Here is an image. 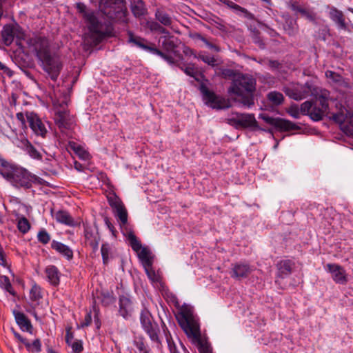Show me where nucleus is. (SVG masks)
Returning a JSON list of instances; mask_svg holds the SVG:
<instances>
[{"instance_id": "6e6552de", "label": "nucleus", "mask_w": 353, "mask_h": 353, "mask_svg": "<svg viewBox=\"0 0 353 353\" xmlns=\"http://www.w3.org/2000/svg\"><path fill=\"white\" fill-rule=\"evenodd\" d=\"M229 123L236 127L253 128L258 129V123L253 114L232 113Z\"/></svg>"}, {"instance_id": "c03bdc74", "label": "nucleus", "mask_w": 353, "mask_h": 353, "mask_svg": "<svg viewBox=\"0 0 353 353\" xmlns=\"http://www.w3.org/2000/svg\"><path fill=\"white\" fill-rule=\"evenodd\" d=\"M71 148L82 159H86L88 157V153L85 151L81 146L77 145L75 143H70Z\"/></svg>"}, {"instance_id": "2f4dec72", "label": "nucleus", "mask_w": 353, "mask_h": 353, "mask_svg": "<svg viewBox=\"0 0 353 353\" xmlns=\"http://www.w3.org/2000/svg\"><path fill=\"white\" fill-rule=\"evenodd\" d=\"M137 254L143 266H152V262L150 257V252L148 248L142 247Z\"/></svg>"}, {"instance_id": "3c124183", "label": "nucleus", "mask_w": 353, "mask_h": 353, "mask_svg": "<svg viewBox=\"0 0 353 353\" xmlns=\"http://www.w3.org/2000/svg\"><path fill=\"white\" fill-rule=\"evenodd\" d=\"M26 347L32 351L35 350L36 352H39L41 351V342L39 339L34 340L32 344L29 343L28 341L25 343Z\"/></svg>"}, {"instance_id": "473e14b6", "label": "nucleus", "mask_w": 353, "mask_h": 353, "mask_svg": "<svg viewBox=\"0 0 353 353\" xmlns=\"http://www.w3.org/2000/svg\"><path fill=\"white\" fill-rule=\"evenodd\" d=\"M268 100L274 105L278 106L283 103L284 97L282 93L272 91L267 94Z\"/></svg>"}, {"instance_id": "052dcab7", "label": "nucleus", "mask_w": 353, "mask_h": 353, "mask_svg": "<svg viewBox=\"0 0 353 353\" xmlns=\"http://www.w3.org/2000/svg\"><path fill=\"white\" fill-rule=\"evenodd\" d=\"M221 75L225 78H230L234 76V71L231 69H223L221 71Z\"/></svg>"}, {"instance_id": "5fc2aeb1", "label": "nucleus", "mask_w": 353, "mask_h": 353, "mask_svg": "<svg viewBox=\"0 0 353 353\" xmlns=\"http://www.w3.org/2000/svg\"><path fill=\"white\" fill-rule=\"evenodd\" d=\"M252 38L253 41L255 43H257L261 48H265V44L263 43L262 39H261L260 34L258 31L253 32Z\"/></svg>"}, {"instance_id": "a878e982", "label": "nucleus", "mask_w": 353, "mask_h": 353, "mask_svg": "<svg viewBox=\"0 0 353 353\" xmlns=\"http://www.w3.org/2000/svg\"><path fill=\"white\" fill-rule=\"evenodd\" d=\"M52 248L55 250L63 256H65L68 260H70L73 257L72 250L66 245L53 241L51 244Z\"/></svg>"}, {"instance_id": "dca6fc26", "label": "nucleus", "mask_w": 353, "mask_h": 353, "mask_svg": "<svg viewBox=\"0 0 353 353\" xmlns=\"http://www.w3.org/2000/svg\"><path fill=\"white\" fill-rule=\"evenodd\" d=\"M32 176L26 170L19 168L17 170L12 185L15 187L30 188L32 186Z\"/></svg>"}, {"instance_id": "0e129e2a", "label": "nucleus", "mask_w": 353, "mask_h": 353, "mask_svg": "<svg viewBox=\"0 0 353 353\" xmlns=\"http://www.w3.org/2000/svg\"><path fill=\"white\" fill-rule=\"evenodd\" d=\"M290 8L294 11L300 13V10H302L303 7L300 6L297 2H292L290 6Z\"/></svg>"}, {"instance_id": "5701e85b", "label": "nucleus", "mask_w": 353, "mask_h": 353, "mask_svg": "<svg viewBox=\"0 0 353 353\" xmlns=\"http://www.w3.org/2000/svg\"><path fill=\"white\" fill-rule=\"evenodd\" d=\"M330 17L341 29H346L345 16L342 11L335 7H332L330 10Z\"/></svg>"}, {"instance_id": "cd10ccee", "label": "nucleus", "mask_w": 353, "mask_h": 353, "mask_svg": "<svg viewBox=\"0 0 353 353\" xmlns=\"http://www.w3.org/2000/svg\"><path fill=\"white\" fill-rule=\"evenodd\" d=\"M129 42L132 43L135 46L152 53L153 52L152 50L155 49L154 47L147 45V41L145 39L134 36L132 33L129 34Z\"/></svg>"}, {"instance_id": "7c9ffc66", "label": "nucleus", "mask_w": 353, "mask_h": 353, "mask_svg": "<svg viewBox=\"0 0 353 353\" xmlns=\"http://www.w3.org/2000/svg\"><path fill=\"white\" fill-rule=\"evenodd\" d=\"M56 220L61 223L65 224L67 225H73L74 220L72 216L68 214V212L63 210H60L57 212L55 214Z\"/></svg>"}, {"instance_id": "412c9836", "label": "nucleus", "mask_w": 353, "mask_h": 353, "mask_svg": "<svg viewBox=\"0 0 353 353\" xmlns=\"http://www.w3.org/2000/svg\"><path fill=\"white\" fill-rule=\"evenodd\" d=\"M119 314L124 318L127 319L131 316L133 312V305L131 300L125 296L119 298Z\"/></svg>"}, {"instance_id": "c9c22d12", "label": "nucleus", "mask_w": 353, "mask_h": 353, "mask_svg": "<svg viewBox=\"0 0 353 353\" xmlns=\"http://www.w3.org/2000/svg\"><path fill=\"white\" fill-rule=\"evenodd\" d=\"M19 168L15 166L9 167L7 169L0 170V174L10 183H12L15 174H17V170Z\"/></svg>"}, {"instance_id": "aec40b11", "label": "nucleus", "mask_w": 353, "mask_h": 353, "mask_svg": "<svg viewBox=\"0 0 353 353\" xmlns=\"http://www.w3.org/2000/svg\"><path fill=\"white\" fill-rule=\"evenodd\" d=\"M294 266V263L291 260L285 259L279 261L276 264L277 276L281 279L287 277L292 273Z\"/></svg>"}, {"instance_id": "423d86ee", "label": "nucleus", "mask_w": 353, "mask_h": 353, "mask_svg": "<svg viewBox=\"0 0 353 353\" xmlns=\"http://www.w3.org/2000/svg\"><path fill=\"white\" fill-rule=\"evenodd\" d=\"M39 60L41 62L44 71L50 75L52 80L56 81L63 66L60 57L54 53L50 52Z\"/></svg>"}, {"instance_id": "393cba45", "label": "nucleus", "mask_w": 353, "mask_h": 353, "mask_svg": "<svg viewBox=\"0 0 353 353\" xmlns=\"http://www.w3.org/2000/svg\"><path fill=\"white\" fill-rule=\"evenodd\" d=\"M45 272L48 282L52 285H58L60 281V272L54 265L48 266Z\"/></svg>"}, {"instance_id": "49530a36", "label": "nucleus", "mask_w": 353, "mask_h": 353, "mask_svg": "<svg viewBox=\"0 0 353 353\" xmlns=\"http://www.w3.org/2000/svg\"><path fill=\"white\" fill-rule=\"evenodd\" d=\"M325 76L327 78L332 79L333 82L336 83H341L343 81L342 76L334 71H326Z\"/></svg>"}, {"instance_id": "f03ea898", "label": "nucleus", "mask_w": 353, "mask_h": 353, "mask_svg": "<svg viewBox=\"0 0 353 353\" xmlns=\"http://www.w3.org/2000/svg\"><path fill=\"white\" fill-rule=\"evenodd\" d=\"M256 85V79L252 76L239 74L233 79L228 92L235 95L236 101L243 106L250 108L254 104V93Z\"/></svg>"}, {"instance_id": "6e6d98bb", "label": "nucleus", "mask_w": 353, "mask_h": 353, "mask_svg": "<svg viewBox=\"0 0 353 353\" xmlns=\"http://www.w3.org/2000/svg\"><path fill=\"white\" fill-rule=\"evenodd\" d=\"M214 26L220 30L222 32H228V26H226V24L221 19H218L217 21H214Z\"/></svg>"}, {"instance_id": "09e8293b", "label": "nucleus", "mask_w": 353, "mask_h": 353, "mask_svg": "<svg viewBox=\"0 0 353 353\" xmlns=\"http://www.w3.org/2000/svg\"><path fill=\"white\" fill-rule=\"evenodd\" d=\"M110 250V248L108 243L102 244L101 252L104 264H106L108 262Z\"/></svg>"}, {"instance_id": "ddd939ff", "label": "nucleus", "mask_w": 353, "mask_h": 353, "mask_svg": "<svg viewBox=\"0 0 353 353\" xmlns=\"http://www.w3.org/2000/svg\"><path fill=\"white\" fill-rule=\"evenodd\" d=\"M29 43L33 48L38 59L51 52L49 41L46 37H36L31 39Z\"/></svg>"}, {"instance_id": "72a5a7b5", "label": "nucleus", "mask_w": 353, "mask_h": 353, "mask_svg": "<svg viewBox=\"0 0 353 353\" xmlns=\"http://www.w3.org/2000/svg\"><path fill=\"white\" fill-rule=\"evenodd\" d=\"M167 342L170 353H190L181 342L178 346L171 339L167 338Z\"/></svg>"}, {"instance_id": "7ed1b4c3", "label": "nucleus", "mask_w": 353, "mask_h": 353, "mask_svg": "<svg viewBox=\"0 0 353 353\" xmlns=\"http://www.w3.org/2000/svg\"><path fill=\"white\" fill-rule=\"evenodd\" d=\"M315 96V101H306L301 105V112L302 114L309 115L313 121H319L327 112L330 93L325 89H321Z\"/></svg>"}, {"instance_id": "c85d7f7f", "label": "nucleus", "mask_w": 353, "mask_h": 353, "mask_svg": "<svg viewBox=\"0 0 353 353\" xmlns=\"http://www.w3.org/2000/svg\"><path fill=\"white\" fill-rule=\"evenodd\" d=\"M159 42L161 43V48L168 52H174L177 46L173 36L161 37Z\"/></svg>"}, {"instance_id": "9d476101", "label": "nucleus", "mask_w": 353, "mask_h": 353, "mask_svg": "<svg viewBox=\"0 0 353 353\" xmlns=\"http://www.w3.org/2000/svg\"><path fill=\"white\" fill-rule=\"evenodd\" d=\"M63 103L59 105V106H57V103H54L55 106L54 121L59 128L68 129L70 128L73 121L65 108L67 104L65 103Z\"/></svg>"}, {"instance_id": "4be33fe9", "label": "nucleus", "mask_w": 353, "mask_h": 353, "mask_svg": "<svg viewBox=\"0 0 353 353\" xmlns=\"http://www.w3.org/2000/svg\"><path fill=\"white\" fill-rule=\"evenodd\" d=\"M345 118L342 112L332 115V119L340 125L341 130L347 136L353 137V126L345 122Z\"/></svg>"}, {"instance_id": "69168bd1", "label": "nucleus", "mask_w": 353, "mask_h": 353, "mask_svg": "<svg viewBox=\"0 0 353 353\" xmlns=\"http://www.w3.org/2000/svg\"><path fill=\"white\" fill-rule=\"evenodd\" d=\"M184 72L190 76V77H195V74H196V72L194 71V69L192 67H187L185 68L184 70Z\"/></svg>"}, {"instance_id": "680f3d73", "label": "nucleus", "mask_w": 353, "mask_h": 353, "mask_svg": "<svg viewBox=\"0 0 353 353\" xmlns=\"http://www.w3.org/2000/svg\"><path fill=\"white\" fill-rule=\"evenodd\" d=\"M266 63L270 68L272 69H277L280 66L279 62L276 60H268Z\"/></svg>"}, {"instance_id": "a19ab883", "label": "nucleus", "mask_w": 353, "mask_h": 353, "mask_svg": "<svg viewBox=\"0 0 353 353\" xmlns=\"http://www.w3.org/2000/svg\"><path fill=\"white\" fill-rule=\"evenodd\" d=\"M17 228L20 232L24 234L30 230V225L26 217H21L18 221Z\"/></svg>"}, {"instance_id": "6ab92c4d", "label": "nucleus", "mask_w": 353, "mask_h": 353, "mask_svg": "<svg viewBox=\"0 0 353 353\" xmlns=\"http://www.w3.org/2000/svg\"><path fill=\"white\" fill-rule=\"evenodd\" d=\"M200 90L203 95L204 99L206 101V103L209 104L213 108L221 109L222 108L221 101L216 94L210 91L205 85H201Z\"/></svg>"}, {"instance_id": "f3484780", "label": "nucleus", "mask_w": 353, "mask_h": 353, "mask_svg": "<svg viewBox=\"0 0 353 353\" xmlns=\"http://www.w3.org/2000/svg\"><path fill=\"white\" fill-rule=\"evenodd\" d=\"M326 268L335 283L344 285L347 282V276L343 267L335 263H328Z\"/></svg>"}, {"instance_id": "0eeeda50", "label": "nucleus", "mask_w": 353, "mask_h": 353, "mask_svg": "<svg viewBox=\"0 0 353 353\" xmlns=\"http://www.w3.org/2000/svg\"><path fill=\"white\" fill-rule=\"evenodd\" d=\"M285 94L290 98L296 100H302L310 94L315 95L319 92L316 88H314L308 82L304 85L294 86L293 88H287L285 90Z\"/></svg>"}, {"instance_id": "a18cd8bd", "label": "nucleus", "mask_w": 353, "mask_h": 353, "mask_svg": "<svg viewBox=\"0 0 353 353\" xmlns=\"http://www.w3.org/2000/svg\"><path fill=\"white\" fill-rule=\"evenodd\" d=\"M148 278L154 283L159 282L160 277L155 273V271L152 268V266H143Z\"/></svg>"}, {"instance_id": "774afa93", "label": "nucleus", "mask_w": 353, "mask_h": 353, "mask_svg": "<svg viewBox=\"0 0 353 353\" xmlns=\"http://www.w3.org/2000/svg\"><path fill=\"white\" fill-rule=\"evenodd\" d=\"M345 122L348 123L349 125H351L353 126V114H345Z\"/></svg>"}, {"instance_id": "13d9d810", "label": "nucleus", "mask_w": 353, "mask_h": 353, "mask_svg": "<svg viewBox=\"0 0 353 353\" xmlns=\"http://www.w3.org/2000/svg\"><path fill=\"white\" fill-rule=\"evenodd\" d=\"M91 321H92L91 312H88L85 316L84 320L81 323V327H87V326L90 325L91 323Z\"/></svg>"}, {"instance_id": "2eb2a0df", "label": "nucleus", "mask_w": 353, "mask_h": 353, "mask_svg": "<svg viewBox=\"0 0 353 353\" xmlns=\"http://www.w3.org/2000/svg\"><path fill=\"white\" fill-rule=\"evenodd\" d=\"M254 268L249 263L244 262H238L232 264L230 272L231 277L236 279L247 278L253 271Z\"/></svg>"}, {"instance_id": "9b49d317", "label": "nucleus", "mask_w": 353, "mask_h": 353, "mask_svg": "<svg viewBox=\"0 0 353 353\" xmlns=\"http://www.w3.org/2000/svg\"><path fill=\"white\" fill-rule=\"evenodd\" d=\"M26 116L30 128L34 133L43 138L46 137L48 133V130L44 122L39 118V117L33 112H27Z\"/></svg>"}, {"instance_id": "4c0bfd02", "label": "nucleus", "mask_w": 353, "mask_h": 353, "mask_svg": "<svg viewBox=\"0 0 353 353\" xmlns=\"http://www.w3.org/2000/svg\"><path fill=\"white\" fill-rule=\"evenodd\" d=\"M128 239L130 241V246L132 249L138 252L142 248V245L140 241L137 239V237L134 235V233L130 232L128 235Z\"/></svg>"}, {"instance_id": "f257e3e1", "label": "nucleus", "mask_w": 353, "mask_h": 353, "mask_svg": "<svg viewBox=\"0 0 353 353\" xmlns=\"http://www.w3.org/2000/svg\"><path fill=\"white\" fill-rule=\"evenodd\" d=\"M178 321L188 337L196 344L199 353H212L210 343L201 337L199 324L190 309L182 308L179 314Z\"/></svg>"}, {"instance_id": "864d4df0", "label": "nucleus", "mask_w": 353, "mask_h": 353, "mask_svg": "<svg viewBox=\"0 0 353 353\" xmlns=\"http://www.w3.org/2000/svg\"><path fill=\"white\" fill-rule=\"evenodd\" d=\"M152 50H153V52H152L153 54H157V55L160 56L163 59L167 61L168 63H172L174 62L173 61V58L171 56L166 54L165 53H164L163 52L161 51L160 50H159V49L155 48V49H154Z\"/></svg>"}, {"instance_id": "4468645a", "label": "nucleus", "mask_w": 353, "mask_h": 353, "mask_svg": "<svg viewBox=\"0 0 353 353\" xmlns=\"http://www.w3.org/2000/svg\"><path fill=\"white\" fill-rule=\"evenodd\" d=\"M1 36L4 44L9 46L12 43L14 37L21 39L24 34L17 25L8 24L3 26Z\"/></svg>"}, {"instance_id": "4d7b16f0", "label": "nucleus", "mask_w": 353, "mask_h": 353, "mask_svg": "<svg viewBox=\"0 0 353 353\" xmlns=\"http://www.w3.org/2000/svg\"><path fill=\"white\" fill-rule=\"evenodd\" d=\"M288 112L290 114V116L295 119H299L300 117V113H301V108L299 109L296 105L291 106L289 108Z\"/></svg>"}, {"instance_id": "ea45409f", "label": "nucleus", "mask_w": 353, "mask_h": 353, "mask_svg": "<svg viewBox=\"0 0 353 353\" xmlns=\"http://www.w3.org/2000/svg\"><path fill=\"white\" fill-rule=\"evenodd\" d=\"M0 286L4 288L10 294L14 295V291L12 290V285L8 276H0Z\"/></svg>"}, {"instance_id": "79ce46f5", "label": "nucleus", "mask_w": 353, "mask_h": 353, "mask_svg": "<svg viewBox=\"0 0 353 353\" xmlns=\"http://www.w3.org/2000/svg\"><path fill=\"white\" fill-rule=\"evenodd\" d=\"M108 200L113 210L123 205L121 201L114 194L109 195L108 196Z\"/></svg>"}, {"instance_id": "603ef678", "label": "nucleus", "mask_w": 353, "mask_h": 353, "mask_svg": "<svg viewBox=\"0 0 353 353\" xmlns=\"http://www.w3.org/2000/svg\"><path fill=\"white\" fill-rule=\"evenodd\" d=\"M300 14L310 21L314 22L316 20V14L308 9L303 8L300 10Z\"/></svg>"}, {"instance_id": "bb28decb", "label": "nucleus", "mask_w": 353, "mask_h": 353, "mask_svg": "<svg viewBox=\"0 0 353 353\" xmlns=\"http://www.w3.org/2000/svg\"><path fill=\"white\" fill-rule=\"evenodd\" d=\"M14 314L16 322L21 329L23 331L30 332L32 329V325L26 316L20 312H14Z\"/></svg>"}, {"instance_id": "39448f33", "label": "nucleus", "mask_w": 353, "mask_h": 353, "mask_svg": "<svg viewBox=\"0 0 353 353\" xmlns=\"http://www.w3.org/2000/svg\"><path fill=\"white\" fill-rule=\"evenodd\" d=\"M123 2V0H101L99 7L101 10L108 17L112 19H117V14L119 15V19L123 22H127V10L123 8L118 6L116 4Z\"/></svg>"}, {"instance_id": "1a4fd4ad", "label": "nucleus", "mask_w": 353, "mask_h": 353, "mask_svg": "<svg viewBox=\"0 0 353 353\" xmlns=\"http://www.w3.org/2000/svg\"><path fill=\"white\" fill-rule=\"evenodd\" d=\"M140 321L144 330L149 335L151 340L158 342V332H159V326L153 321L152 317L148 310H144L141 312Z\"/></svg>"}, {"instance_id": "20e7f679", "label": "nucleus", "mask_w": 353, "mask_h": 353, "mask_svg": "<svg viewBox=\"0 0 353 353\" xmlns=\"http://www.w3.org/2000/svg\"><path fill=\"white\" fill-rule=\"evenodd\" d=\"M76 8L79 13L88 23V27L90 32L96 35L99 40H101L105 37V33L103 31V26L98 21L93 12L87 9L86 6L83 3H77Z\"/></svg>"}, {"instance_id": "e2e57ef3", "label": "nucleus", "mask_w": 353, "mask_h": 353, "mask_svg": "<svg viewBox=\"0 0 353 353\" xmlns=\"http://www.w3.org/2000/svg\"><path fill=\"white\" fill-rule=\"evenodd\" d=\"M104 221H105V223L107 225V227L108 228V229L112 232V234L115 236L116 230L114 229V225L111 223L110 219L108 217H105Z\"/></svg>"}, {"instance_id": "37998d69", "label": "nucleus", "mask_w": 353, "mask_h": 353, "mask_svg": "<svg viewBox=\"0 0 353 353\" xmlns=\"http://www.w3.org/2000/svg\"><path fill=\"white\" fill-rule=\"evenodd\" d=\"M30 297L32 301H37L41 298V292L39 286L34 285L30 292Z\"/></svg>"}, {"instance_id": "f704fd0d", "label": "nucleus", "mask_w": 353, "mask_h": 353, "mask_svg": "<svg viewBox=\"0 0 353 353\" xmlns=\"http://www.w3.org/2000/svg\"><path fill=\"white\" fill-rule=\"evenodd\" d=\"M23 143L26 147V150L31 157L38 160H41L42 159L41 154L39 151L37 150V149L30 143L28 139H25Z\"/></svg>"}, {"instance_id": "de8ad7c7", "label": "nucleus", "mask_w": 353, "mask_h": 353, "mask_svg": "<svg viewBox=\"0 0 353 353\" xmlns=\"http://www.w3.org/2000/svg\"><path fill=\"white\" fill-rule=\"evenodd\" d=\"M197 58L200 59L204 63H207L209 65H211V66L216 65V60L215 59V58L214 57L199 54L198 55Z\"/></svg>"}, {"instance_id": "bf43d9fd", "label": "nucleus", "mask_w": 353, "mask_h": 353, "mask_svg": "<svg viewBox=\"0 0 353 353\" xmlns=\"http://www.w3.org/2000/svg\"><path fill=\"white\" fill-rule=\"evenodd\" d=\"M72 350L76 353H80L83 350V346L81 342L76 341L72 345Z\"/></svg>"}, {"instance_id": "b1692460", "label": "nucleus", "mask_w": 353, "mask_h": 353, "mask_svg": "<svg viewBox=\"0 0 353 353\" xmlns=\"http://www.w3.org/2000/svg\"><path fill=\"white\" fill-rule=\"evenodd\" d=\"M130 8L133 15L137 18L148 13L145 3L142 0H132Z\"/></svg>"}, {"instance_id": "c756f323", "label": "nucleus", "mask_w": 353, "mask_h": 353, "mask_svg": "<svg viewBox=\"0 0 353 353\" xmlns=\"http://www.w3.org/2000/svg\"><path fill=\"white\" fill-rule=\"evenodd\" d=\"M155 18L164 26L170 27L172 24V19L170 15L161 9L156 10Z\"/></svg>"}, {"instance_id": "8fccbe9b", "label": "nucleus", "mask_w": 353, "mask_h": 353, "mask_svg": "<svg viewBox=\"0 0 353 353\" xmlns=\"http://www.w3.org/2000/svg\"><path fill=\"white\" fill-rule=\"evenodd\" d=\"M37 238L39 241L43 244H47L50 240V234L45 230H41L38 232Z\"/></svg>"}, {"instance_id": "338daca9", "label": "nucleus", "mask_w": 353, "mask_h": 353, "mask_svg": "<svg viewBox=\"0 0 353 353\" xmlns=\"http://www.w3.org/2000/svg\"><path fill=\"white\" fill-rule=\"evenodd\" d=\"M17 119L21 122V125L26 127V120L22 112H18L16 114Z\"/></svg>"}, {"instance_id": "f8f14e48", "label": "nucleus", "mask_w": 353, "mask_h": 353, "mask_svg": "<svg viewBox=\"0 0 353 353\" xmlns=\"http://www.w3.org/2000/svg\"><path fill=\"white\" fill-rule=\"evenodd\" d=\"M259 118L263 119L265 123L272 125L281 130L290 131L297 130L299 128L296 124L293 123L290 121L281 118H272L265 114H261L259 115Z\"/></svg>"}, {"instance_id": "a211bd4d", "label": "nucleus", "mask_w": 353, "mask_h": 353, "mask_svg": "<svg viewBox=\"0 0 353 353\" xmlns=\"http://www.w3.org/2000/svg\"><path fill=\"white\" fill-rule=\"evenodd\" d=\"M84 236L85 243L89 245L94 251L98 249L100 237L97 232L92 227L84 225Z\"/></svg>"}, {"instance_id": "58836bf2", "label": "nucleus", "mask_w": 353, "mask_h": 353, "mask_svg": "<svg viewBox=\"0 0 353 353\" xmlns=\"http://www.w3.org/2000/svg\"><path fill=\"white\" fill-rule=\"evenodd\" d=\"M148 26L151 31L157 32L159 33L164 34L166 35L169 34V31L157 21L148 22Z\"/></svg>"}, {"instance_id": "e433bc0d", "label": "nucleus", "mask_w": 353, "mask_h": 353, "mask_svg": "<svg viewBox=\"0 0 353 353\" xmlns=\"http://www.w3.org/2000/svg\"><path fill=\"white\" fill-rule=\"evenodd\" d=\"M114 215L119 219L121 225H125L128 221V212L124 205H121L113 210Z\"/></svg>"}]
</instances>
